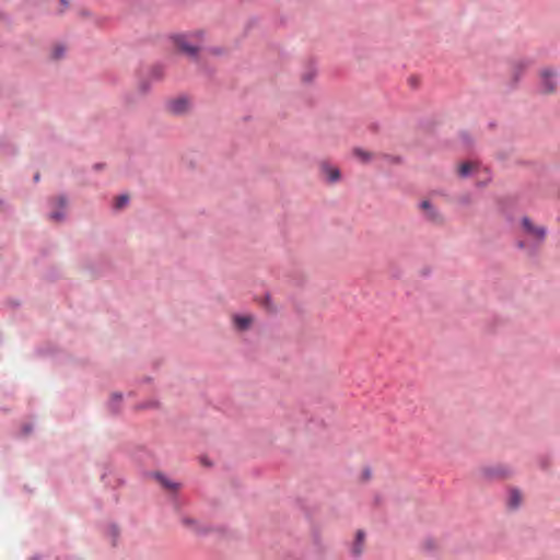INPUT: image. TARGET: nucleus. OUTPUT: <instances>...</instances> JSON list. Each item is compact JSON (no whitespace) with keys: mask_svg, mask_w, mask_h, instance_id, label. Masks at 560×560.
<instances>
[{"mask_svg":"<svg viewBox=\"0 0 560 560\" xmlns=\"http://www.w3.org/2000/svg\"><path fill=\"white\" fill-rule=\"evenodd\" d=\"M363 538H364V534H363V532H361V530H360V532H358V533H357V542H358V545H359V544H361V542L363 541Z\"/></svg>","mask_w":560,"mask_h":560,"instance_id":"nucleus-15","label":"nucleus"},{"mask_svg":"<svg viewBox=\"0 0 560 560\" xmlns=\"http://www.w3.org/2000/svg\"><path fill=\"white\" fill-rule=\"evenodd\" d=\"M420 209L423 211L427 220L433 222V223H442L443 218L441 213L432 206V203L429 200H423L420 203Z\"/></svg>","mask_w":560,"mask_h":560,"instance_id":"nucleus-3","label":"nucleus"},{"mask_svg":"<svg viewBox=\"0 0 560 560\" xmlns=\"http://www.w3.org/2000/svg\"><path fill=\"white\" fill-rule=\"evenodd\" d=\"M522 224L526 233L538 244L544 241L546 236V230L542 226L534 225V223L528 218H524Z\"/></svg>","mask_w":560,"mask_h":560,"instance_id":"nucleus-2","label":"nucleus"},{"mask_svg":"<svg viewBox=\"0 0 560 560\" xmlns=\"http://www.w3.org/2000/svg\"><path fill=\"white\" fill-rule=\"evenodd\" d=\"M320 171L323 175L327 178L330 183H336L340 178V172L337 167H334L327 163H322Z\"/></svg>","mask_w":560,"mask_h":560,"instance_id":"nucleus-6","label":"nucleus"},{"mask_svg":"<svg viewBox=\"0 0 560 560\" xmlns=\"http://www.w3.org/2000/svg\"><path fill=\"white\" fill-rule=\"evenodd\" d=\"M518 246H520V247H522V248H524V247H525L524 242H520Z\"/></svg>","mask_w":560,"mask_h":560,"instance_id":"nucleus-17","label":"nucleus"},{"mask_svg":"<svg viewBox=\"0 0 560 560\" xmlns=\"http://www.w3.org/2000/svg\"><path fill=\"white\" fill-rule=\"evenodd\" d=\"M476 167V164L472 162H464L458 167V173L462 177H466L470 174V172Z\"/></svg>","mask_w":560,"mask_h":560,"instance_id":"nucleus-10","label":"nucleus"},{"mask_svg":"<svg viewBox=\"0 0 560 560\" xmlns=\"http://www.w3.org/2000/svg\"><path fill=\"white\" fill-rule=\"evenodd\" d=\"M353 155L362 163H368L369 161L372 160V153L360 148H355L353 150Z\"/></svg>","mask_w":560,"mask_h":560,"instance_id":"nucleus-9","label":"nucleus"},{"mask_svg":"<svg viewBox=\"0 0 560 560\" xmlns=\"http://www.w3.org/2000/svg\"><path fill=\"white\" fill-rule=\"evenodd\" d=\"M63 52H65V48L62 46L55 47V49H54V58L58 59V58L62 57Z\"/></svg>","mask_w":560,"mask_h":560,"instance_id":"nucleus-13","label":"nucleus"},{"mask_svg":"<svg viewBox=\"0 0 560 560\" xmlns=\"http://www.w3.org/2000/svg\"><path fill=\"white\" fill-rule=\"evenodd\" d=\"M35 182H37L39 179V175L36 174L35 177H34Z\"/></svg>","mask_w":560,"mask_h":560,"instance_id":"nucleus-18","label":"nucleus"},{"mask_svg":"<svg viewBox=\"0 0 560 560\" xmlns=\"http://www.w3.org/2000/svg\"><path fill=\"white\" fill-rule=\"evenodd\" d=\"M354 551H355V553H360L361 552V550L359 548H357V547H355Z\"/></svg>","mask_w":560,"mask_h":560,"instance_id":"nucleus-19","label":"nucleus"},{"mask_svg":"<svg viewBox=\"0 0 560 560\" xmlns=\"http://www.w3.org/2000/svg\"><path fill=\"white\" fill-rule=\"evenodd\" d=\"M63 4H67L66 0H60Z\"/></svg>","mask_w":560,"mask_h":560,"instance_id":"nucleus-20","label":"nucleus"},{"mask_svg":"<svg viewBox=\"0 0 560 560\" xmlns=\"http://www.w3.org/2000/svg\"><path fill=\"white\" fill-rule=\"evenodd\" d=\"M252 323L250 316H234V324L235 326L241 329H247Z\"/></svg>","mask_w":560,"mask_h":560,"instance_id":"nucleus-8","label":"nucleus"},{"mask_svg":"<svg viewBox=\"0 0 560 560\" xmlns=\"http://www.w3.org/2000/svg\"><path fill=\"white\" fill-rule=\"evenodd\" d=\"M129 201V197L127 195L118 196L115 200V208L117 210L122 209Z\"/></svg>","mask_w":560,"mask_h":560,"instance_id":"nucleus-12","label":"nucleus"},{"mask_svg":"<svg viewBox=\"0 0 560 560\" xmlns=\"http://www.w3.org/2000/svg\"><path fill=\"white\" fill-rule=\"evenodd\" d=\"M174 44L176 47L188 56H195L199 49V34L185 35L179 34L174 36Z\"/></svg>","mask_w":560,"mask_h":560,"instance_id":"nucleus-1","label":"nucleus"},{"mask_svg":"<svg viewBox=\"0 0 560 560\" xmlns=\"http://www.w3.org/2000/svg\"><path fill=\"white\" fill-rule=\"evenodd\" d=\"M522 502V494L518 490L512 489L509 493L508 504L511 509H516Z\"/></svg>","mask_w":560,"mask_h":560,"instance_id":"nucleus-7","label":"nucleus"},{"mask_svg":"<svg viewBox=\"0 0 560 560\" xmlns=\"http://www.w3.org/2000/svg\"><path fill=\"white\" fill-rule=\"evenodd\" d=\"M168 110L173 114L179 115L184 114L189 108V100L186 97H178L175 100H172L168 105Z\"/></svg>","mask_w":560,"mask_h":560,"instance_id":"nucleus-5","label":"nucleus"},{"mask_svg":"<svg viewBox=\"0 0 560 560\" xmlns=\"http://www.w3.org/2000/svg\"><path fill=\"white\" fill-rule=\"evenodd\" d=\"M156 478L158 480L161 482V485L165 488V489H168V490H176L178 488V486L174 482H171L170 480H167L164 476L162 475H156Z\"/></svg>","mask_w":560,"mask_h":560,"instance_id":"nucleus-11","label":"nucleus"},{"mask_svg":"<svg viewBox=\"0 0 560 560\" xmlns=\"http://www.w3.org/2000/svg\"><path fill=\"white\" fill-rule=\"evenodd\" d=\"M541 90L544 93H552L556 90L555 72L550 69L541 71Z\"/></svg>","mask_w":560,"mask_h":560,"instance_id":"nucleus-4","label":"nucleus"},{"mask_svg":"<svg viewBox=\"0 0 560 560\" xmlns=\"http://www.w3.org/2000/svg\"><path fill=\"white\" fill-rule=\"evenodd\" d=\"M58 201H59V205H60L61 207H65V206H66V200H65L62 197H60V198L58 199Z\"/></svg>","mask_w":560,"mask_h":560,"instance_id":"nucleus-16","label":"nucleus"},{"mask_svg":"<svg viewBox=\"0 0 560 560\" xmlns=\"http://www.w3.org/2000/svg\"><path fill=\"white\" fill-rule=\"evenodd\" d=\"M50 218L55 221H60L63 218V214L60 211H55L50 214Z\"/></svg>","mask_w":560,"mask_h":560,"instance_id":"nucleus-14","label":"nucleus"}]
</instances>
